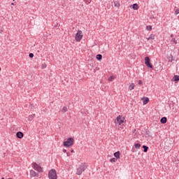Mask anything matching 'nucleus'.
<instances>
[{"label": "nucleus", "mask_w": 179, "mask_h": 179, "mask_svg": "<svg viewBox=\"0 0 179 179\" xmlns=\"http://www.w3.org/2000/svg\"><path fill=\"white\" fill-rule=\"evenodd\" d=\"M30 176H31V177H38V173H36V171L34 170H31Z\"/></svg>", "instance_id": "9"}, {"label": "nucleus", "mask_w": 179, "mask_h": 179, "mask_svg": "<svg viewBox=\"0 0 179 179\" xmlns=\"http://www.w3.org/2000/svg\"><path fill=\"white\" fill-rule=\"evenodd\" d=\"M171 43H174L175 45L178 44V38H172V39L171 40Z\"/></svg>", "instance_id": "10"}, {"label": "nucleus", "mask_w": 179, "mask_h": 179, "mask_svg": "<svg viewBox=\"0 0 179 179\" xmlns=\"http://www.w3.org/2000/svg\"><path fill=\"white\" fill-rule=\"evenodd\" d=\"M148 103H149V98L145 97L143 100V104H148Z\"/></svg>", "instance_id": "20"}, {"label": "nucleus", "mask_w": 179, "mask_h": 179, "mask_svg": "<svg viewBox=\"0 0 179 179\" xmlns=\"http://www.w3.org/2000/svg\"><path fill=\"white\" fill-rule=\"evenodd\" d=\"M132 9H134V10H138V9H139V6L138 5V3L133 4Z\"/></svg>", "instance_id": "12"}, {"label": "nucleus", "mask_w": 179, "mask_h": 179, "mask_svg": "<svg viewBox=\"0 0 179 179\" xmlns=\"http://www.w3.org/2000/svg\"><path fill=\"white\" fill-rule=\"evenodd\" d=\"M63 152H64V153H66V150L64 149Z\"/></svg>", "instance_id": "33"}, {"label": "nucleus", "mask_w": 179, "mask_h": 179, "mask_svg": "<svg viewBox=\"0 0 179 179\" xmlns=\"http://www.w3.org/2000/svg\"><path fill=\"white\" fill-rule=\"evenodd\" d=\"M143 152L144 153H147L148 152V150H149V147L146 146V145H143Z\"/></svg>", "instance_id": "16"}, {"label": "nucleus", "mask_w": 179, "mask_h": 179, "mask_svg": "<svg viewBox=\"0 0 179 179\" xmlns=\"http://www.w3.org/2000/svg\"><path fill=\"white\" fill-rule=\"evenodd\" d=\"M71 153H73L74 151H73V150H71Z\"/></svg>", "instance_id": "34"}, {"label": "nucleus", "mask_w": 179, "mask_h": 179, "mask_svg": "<svg viewBox=\"0 0 179 179\" xmlns=\"http://www.w3.org/2000/svg\"><path fill=\"white\" fill-rule=\"evenodd\" d=\"M129 90H134V89H135V84L131 83L129 86Z\"/></svg>", "instance_id": "17"}, {"label": "nucleus", "mask_w": 179, "mask_h": 179, "mask_svg": "<svg viewBox=\"0 0 179 179\" xmlns=\"http://www.w3.org/2000/svg\"><path fill=\"white\" fill-rule=\"evenodd\" d=\"M45 68H47V64H45V63H44V64H43L41 65V69H45Z\"/></svg>", "instance_id": "26"}, {"label": "nucleus", "mask_w": 179, "mask_h": 179, "mask_svg": "<svg viewBox=\"0 0 179 179\" xmlns=\"http://www.w3.org/2000/svg\"><path fill=\"white\" fill-rule=\"evenodd\" d=\"M161 124H166L167 122V117H164L160 120Z\"/></svg>", "instance_id": "13"}, {"label": "nucleus", "mask_w": 179, "mask_h": 179, "mask_svg": "<svg viewBox=\"0 0 179 179\" xmlns=\"http://www.w3.org/2000/svg\"><path fill=\"white\" fill-rule=\"evenodd\" d=\"M33 169L38 173H43V168H41L40 165L37 164L36 162L33 164Z\"/></svg>", "instance_id": "6"}, {"label": "nucleus", "mask_w": 179, "mask_h": 179, "mask_svg": "<svg viewBox=\"0 0 179 179\" xmlns=\"http://www.w3.org/2000/svg\"><path fill=\"white\" fill-rule=\"evenodd\" d=\"M146 29H147V30H148V31H150L152 30V26L148 25V26L146 27Z\"/></svg>", "instance_id": "25"}, {"label": "nucleus", "mask_w": 179, "mask_h": 179, "mask_svg": "<svg viewBox=\"0 0 179 179\" xmlns=\"http://www.w3.org/2000/svg\"><path fill=\"white\" fill-rule=\"evenodd\" d=\"M138 84L140 85H143V82H142V80H138Z\"/></svg>", "instance_id": "28"}, {"label": "nucleus", "mask_w": 179, "mask_h": 179, "mask_svg": "<svg viewBox=\"0 0 179 179\" xmlns=\"http://www.w3.org/2000/svg\"><path fill=\"white\" fill-rule=\"evenodd\" d=\"M16 136H17V138H18V139H22V138H23V136H24V134H23V132H22V131H17L16 133Z\"/></svg>", "instance_id": "8"}, {"label": "nucleus", "mask_w": 179, "mask_h": 179, "mask_svg": "<svg viewBox=\"0 0 179 179\" xmlns=\"http://www.w3.org/2000/svg\"><path fill=\"white\" fill-rule=\"evenodd\" d=\"M113 155H114V157H115L116 159H120V151H117V152H115Z\"/></svg>", "instance_id": "18"}, {"label": "nucleus", "mask_w": 179, "mask_h": 179, "mask_svg": "<svg viewBox=\"0 0 179 179\" xmlns=\"http://www.w3.org/2000/svg\"><path fill=\"white\" fill-rule=\"evenodd\" d=\"M171 37L173 38L174 37V34H171Z\"/></svg>", "instance_id": "32"}, {"label": "nucleus", "mask_w": 179, "mask_h": 179, "mask_svg": "<svg viewBox=\"0 0 179 179\" xmlns=\"http://www.w3.org/2000/svg\"><path fill=\"white\" fill-rule=\"evenodd\" d=\"M145 64L148 68H153V65L150 64V58L149 57H145Z\"/></svg>", "instance_id": "7"}, {"label": "nucleus", "mask_w": 179, "mask_h": 179, "mask_svg": "<svg viewBox=\"0 0 179 179\" xmlns=\"http://www.w3.org/2000/svg\"><path fill=\"white\" fill-rule=\"evenodd\" d=\"M179 13V8H177L175 11V15H178Z\"/></svg>", "instance_id": "29"}, {"label": "nucleus", "mask_w": 179, "mask_h": 179, "mask_svg": "<svg viewBox=\"0 0 179 179\" xmlns=\"http://www.w3.org/2000/svg\"><path fill=\"white\" fill-rule=\"evenodd\" d=\"M1 179H5V178H2Z\"/></svg>", "instance_id": "37"}, {"label": "nucleus", "mask_w": 179, "mask_h": 179, "mask_svg": "<svg viewBox=\"0 0 179 179\" xmlns=\"http://www.w3.org/2000/svg\"><path fill=\"white\" fill-rule=\"evenodd\" d=\"M83 38V33L81 30H78L77 34H76V41L79 42Z\"/></svg>", "instance_id": "4"}, {"label": "nucleus", "mask_w": 179, "mask_h": 179, "mask_svg": "<svg viewBox=\"0 0 179 179\" xmlns=\"http://www.w3.org/2000/svg\"><path fill=\"white\" fill-rule=\"evenodd\" d=\"M11 5H15V3H11Z\"/></svg>", "instance_id": "35"}, {"label": "nucleus", "mask_w": 179, "mask_h": 179, "mask_svg": "<svg viewBox=\"0 0 179 179\" xmlns=\"http://www.w3.org/2000/svg\"><path fill=\"white\" fill-rule=\"evenodd\" d=\"M171 59H173V56H171Z\"/></svg>", "instance_id": "36"}, {"label": "nucleus", "mask_w": 179, "mask_h": 179, "mask_svg": "<svg viewBox=\"0 0 179 179\" xmlns=\"http://www.w3.org/2000/svg\"><path fill=\"white\" fill-rule=\"evenodd\" d=\"M36 117V114L29 115L28 117V120L33 121V119Z\"/></svg>", "instance_id": "14"}, {"label": "nucleus", "mask_w": 179, "mask_h": 179, "mask_svg": "<svg viewBox=\"0 0 179 179\" xmlns=\"http://www.w3.org/2000/svg\"><path fill=\"white\" fill-rule=\"evenodd\" d=\"M73 145V138L72 137L69 138L66 141L64 142V146L66 148H69V146H72Z\"/></svg>", "instance_id": "3"}, {"label": "nucleus", "mask_w": 179, "mask_h": 179, "mask_svg": "<svg viewBox=\"0 0 179 179\" xmlns=\"http://www.w3.org/2000/svg\"><path fill=\"white\" fill-rule=\"evenodd\" d=\"M62 111H64V113H66L68 111V108L66 106H64L62 108Z\"/></svg>", "instance_id": "24"}, {"label": "nucleus", "mask_w": 179, "mask_h": 179, "mask_svg": "<svg viewBox=\"0 0 179 179\" xmlns=\"http://www.w3.org/2000/svg\"><path fill=\"white\" fill-rule=\"evenodd\" d=\"M124 120H125V117L119 115L117 117L116 120H115V124H118L119 125H121V124H123Z\"/></svg>", "instance_id": "5"}, {"label": "nucleus", "mask_w": 179, "mask_h": 179, "mask_svg": "<svg viewBox=\"0 0 179 179\" xmlns=\"http://www.w3.org/2000/svg\"><path fill=\"white\" fill-rule=\"evenodd\" d=\"M96 59L98 60V61H101V59H103V55H96Z\"/></svg>", "instance_id": "19"}, {"label": "nucleus", "mask_w": 179, "mask_h": 179, "mask_svg": "<svg viewBox=\"0 0 179 179\" xmlns=\"http://www.w3.org/2000/svg\"><path fill=\"white\" fill-rule=\"evenodd\" d=\"M86 169H87V165L86 164V163L81 164L79 166V167L77 168V172H76L77 176L82 175V173L85 171Z\"/></svg>", "instance_id": "1"}, {"label": "nucleus", "mask_w": 179, "mask_h": 179, "mask_svg": "<svg viewBox=\"0 0 179 179\" xmlns=\"http://www.w3.org/2000/svg\"><path fill=\"white\" fill-rule=\"evenodd\" d=\"M49 179H57V171L51 169L48 173Z\"/></svg>", "instance_id": "2"}, {"label": "nucleus", "mask_w": 179, "mask_h": 179, "mask_svg": "<svg viewBox=\"0 0 179 179\" xmlns=\"http://www.w3.org/2000/svg\"><path fill=\"white\" fill-rule=\"evenodd\" d=\"M110 163H115V162H117V159L116 158H112L110 159Z\"/></svg>", "instance_id": "23"}, {"label": "nucleus", "mask_w": 179, "mask_h": 179, "mask_svg": "<svg viewBox=\"0 0 179 179\" xmlns=\"http://www.w3.org/2000/svg\"><path fill=\"white\" fill-rule=\"evenodd\" d=\"M136 149H140L141 148V144L140 143H136L135 144Z\"/></svg>", "instance_id": "22"}, {"label": "nucleus", "mask_w": 179, "mask_h": 179, "mask_svg": "<svg viewBox=\"0 0 179 179\" xmlns=\"http://www.w3.org/2000/svg\"><path fill=\"white\" fill-rule=\"evenodd\" d=\"M68 157L71 156V152H66Z\"/></svg>", "instance_id": "31"}, {"label": "nucleus", "mask_w": 179, "mask_h": 179, "mask_svg": "<svg viewBox=\"0 0 179 179\" xmlns=\"http://www.w3.org/2000/svg\"><path fill=\"white\" fill-rule=\"evenodd\" d=\"M0 71H1V67H0Z\"/></svg>", "instance_id": "38"}, {"label": "nucleus", "mask_w": 179, "mask_h": 179, "mask_svg": "<svg viewBox=\"0 0 179 179\" xmlns=\"http://www.w3.org/2000/svg\"><path fill=\"white\" fill-rule=\"evenodd\" d=\"M113 79H114V77L113 76H110L108 79V80H113Z\"/></svg>", "instance_id": "30"}, {"label": "nucleus", "mask_w": 179, "mask_h": 179, "mask_svg": "<svg viewBox=\"0 0 179 179\" xmlns=\"http://www.w3.org/2000/svg\"><path fill=\"white\" fill-rule=\"evenodd\" d=\"M155 34H151L150 35V36L148 37V38H147V40H155Z\"/></svg>", "instance_id": "15"}, {"label": "nucleus", "mask_w": 179, "mask_h": 179, "mask_svg": "<svg viewBox=\"0 0 179 179\" xmlns=\"http://www.w3.org/2000/svg\"><path fill=\"white\" fill-rule=\"evenodd\" d=\"M29 58H33L34 57V54L29 53Z\"/></svg>", "instance_id": "27"}, {"label": "nucleus", "mask_w": 179, "mask_h": 179, "mask_svg": "<svg viewBox=\"0 0 179 179\" xmlns=\"http://www.w3.org/2000/svg\"><path fill=\"white\" fill-rule=\"evenodd\" d=\"M114 6H115L116 8H120V2L114 1Z\"/></svg>", "instance_id": "21"}, {"label": "nucleus", "mask_w": 179, "mask_h": 179, "mask_svg": "<svg viewBox=\"0 0 179 179\" xmlns=\"http://www.w3.org/2000/svg\"><path fill=\"white\" fill-rule=\"evenodd\" d=\"M173 82H178L179 81V76L175 75L173 78H172Z\"/></svg>", "instance_id": "11"}]
</instances>
